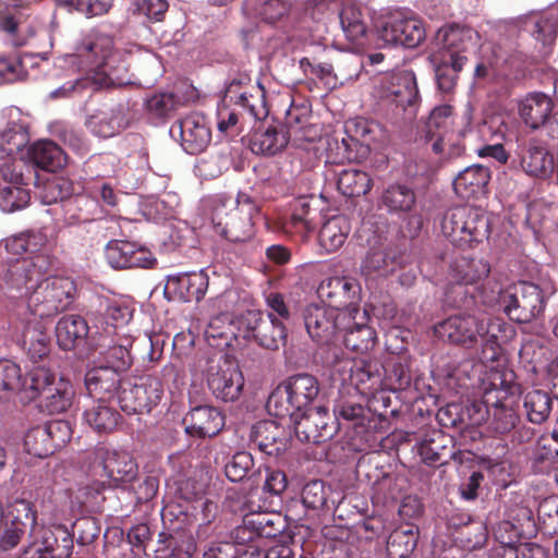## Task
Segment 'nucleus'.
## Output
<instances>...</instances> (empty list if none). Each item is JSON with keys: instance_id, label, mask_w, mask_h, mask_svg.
I'll return each mask as SVG.
<instances>
[{"instance_id": "2eb2a0df", "label": "nucleus", "mask_w": 558, "mask_h": 558, "mask_svg": "<svg viewBox=\"0 0 558 558\" xmlns=\"http://www.w3.org/2000/svg\"><path fill=\"white\" fill-rule=\"evenodd\" d=\"M378 33L385 44H399L409 48L416 47L425 38L423 23L418 19L407 16L401 12L389 15L381 23Z\"/></svg>"}, {"instance_id": "6e6552de", "label": "nucleus", "mask_w": 558, "mask_h": 558, "mask_svg": "<svg viewBox=\"0 0 558 558\" xmlns=\"http://www.w3.org/2000/svg\"><path fill=\"white\" fill-rule=\"evenodd\" d=\"M259 208L246 193H239L236 199H218L213 214V226L217 234L230 242H245L255 234V219Z\"/></svg>"}, {"instance_id": "2f4dec72", "label": "nucleus", "mask_w": 558, "mask_h": 558, "mask_svg": "<svg viewBox=\"0 0 558 558\" xmlns=\"http://www.w3.org/2000/svg\"><path fill=\"white\" fill-rule=\"evenodd\" d=\"M553 110L551 99L543 93H533L521 100L519 114L532 130L544 125Z\"/></svg>"}, {"instance_id": "79ce46f5", "label": "nucleus", "mask_w": 558, "mask_h": 558, "mask_svg": "<svg viewBox=\"0 0 558 558\" xmlns=\"http://www.w3.org/2000/svg\"><path fill=\"white\" fill-rule=\"evenodd\" d=\"M490 271L487 262L483 259L459 258L451 266L452 278L463 284H476L485 279Z\"/></svg>"}, {"instance_id": "4d7b16f0", "label": "nucleus", "mask_w": 558, "mask_h": 558, "mask_svg": "<svg viewBox=\"0 0 558 558\" xmlns=\"http://www.w3.org/2000/svg\"><path fill=\"white\" fill-rule=\"evenodd\" d=\"M114 400L126 414L141 413V409L137 405L138 401L135 384L132 380L123 379L116 393Z\"/></svg>"}, {"instance_id": "e433bc0d", "label": "nucleus", "mask_w": 558, "mask_h": 558, "mask_svg": "<svg viewBox=\"0 0 558 558\" xmlns=\"http://www.w3.org/2000/svg\"><path fill=\"white\" fill-rule=\"evenodd\" d=\"M88 325L77 315L63 316L57 324V341L63 350L73 349L77 342L84 340L88 333Z\"/></svg>"}, {"instance_id": "6ab92c4d", "label": "nucleus", "mask_w": 558, "mask_h": 558, "mask_svg": "<svg viewBox=\"0 0 558 558\" xmlns=\"http://www.w3.org/2000/svg\"><path fill=\"white\" fill-rule=\"evenodd\" d=\"M170 135L174 140H179L183 149L189 154L203 151L211 138L205 117L196 112L174 122L170 128Z\"/></svg>"}, {"instance_id": "774afa93", "label": "nucleus", "mask_w": 558, "mask_h": 558, "mask_svg": "<svg viewBox=\"0 0 558 558\" xmlns=\"http://www.w3.org/2000/svg\"><path fill=\"white\" fill-rule=\"evenodd\" d=\"M167 10V0H140L135 3V11L149 20L159 21Z\"/></svg>"}, {"instance_id": "5fc2aeb1", "label": "nucleus", "mask_w": 558, "mask_h": 558, "mask_svg": "<svg viewBox=\"0 0 558 558\" xmlns=\"http://www.w3.org/2000/svg\"><path fill=\"white\" fill-rule=\"evenodd\" d=\"M2 27L12 35V44L16 47L29 44L36 34V28L33 24L22 21L21 16L16 15L3 17Z\"/></svg>"}, {"instance_id": "412c9836", "label": "nucleus", "mask_w": 558, "mask_h": 558, "mask_svg": "<svg viewBox=\"0 0 558 558\" xmlns=\"http://www.w3.org/2000/svg\"><path fill=\"white\" fill-rule=\"evenodd\" d=\"M208 286L209 277L204 269L170 275L167 277L165 294L172 300L198 302L205 296Z\"/></svg>"}, {"instance_id": "8fccbe9b", "label": "nucleus", "mask_w": 558, "mask_h": 558, "mask_svg": "<svg viewBox=\"0 0 558 558\" xmlns=\"http://www.w3.org/2000/svg\"><path fill=\"white\" fill-rule=\"evenodd\" d=\"M524 408L532 423L541 424L547 420L551 411V399L542 390L529 391L524 397Z\"/></svg>"}, {"instance_id": "a878e982", "label": "nucleus", "mask_w": 558, "mask_h": 558, "mask_svg": "<svg viewBox=\"0 0 558 558\" xmlns=\"http://www.w3.org/2000/svg\"><path fill=\"white\" fill-rule=\"evenodd\" d=\"M183 422L189 435L201 438L214 437L225 426L223 415L217 409L208 405L192 409Z\"/></svg>"}, {"instance_id": "9d476101", "label": "nucleus", "mask_w": 558, "mask_h": 558, "mask_svg": "<svg viewBox=\"0 0 558 558\" xmlns=\"http://www.w3.org/2000/svg\"><path fill=\"white\" fill-rule=\"evenodd\" d=\"M233 87H229L223 104L217 110V128L221 133L238 132L240 113L243 120L250 121L260 120L268 113L262 87L255 88V94L242 92L238 96H233Z\"/></svg>"}, {"instance_id": "39448f33", "label": "nucleus", "mask_w": 558, "mask_h": 558, "mask_svg": "<svg viewBox=\"0 0 558 558\" xmlns=\"http://www.w3.org/2000/svg\"><path fill=\"white\" fill-rule=\"evenodd\" d=\"M478 43V33L469 26L448 25L437 32L429 60L441 92L448 94L454 89L468 54L477 48Z\"/></svg>"}, {"instance_id": "37998d69", "label": "nucleus", "mask_w": 558, "mask_h": 558, "mask_svg": "<svg viewBox=\"0 0 558 558\" xmlns=\"http://www.w3.org/2000/svg\"><path fill=\"white\" fill-rule=\"evenodd\" d=\"M315 213L316 210L312 208L308 198H299L294 204L289 221L284 226L286 230L301 234L303 238L307 236L316 228Z\"/></svg>"}, {"instance_id": "c03bdc74", "label": "nucleus", "mask_w": 558, "mask_h": 558, "mask_svg": "<svg viewBox=\"0 0 558 558\" xmlns=\"http://www.w3.org/2000/svg\"><path fill=\"white\" fill-rule=\"evenodd\" d=\"M96 402L85 411V422L97 433L112 432L118 425L119 413L108 404L109 402Z\"/></svg>"}, {"instance_id": "09e8293b", "label": "nucleus", "mask_w": 558, "mask_h": 558, "mask_svg": "<svg viewBox=\"0 0 558 558\" xmlns=\"http://www.w3.org/2000/svg\"><path fill=\"white\" fill-rule=\"evenodd\" d=\"M288 11L282 0H245L243 12L247 16L259 17L267 23H275Z\"/></svg>"}, {"instance_id": "dca6fc26", "label": "nucleus", "mask_w": 558, "mask_h": 558, "mask_svg": "<svg viewBox=\"0 0 558 558\" xmlns=\"http://www.w3.org/2000/svg\"><path fill=\"white\" fill-rule=\"evenodd\" d=\"M208 386L216 398L228 402L236 400L244 386V377L235 361L220 359L208 373Z\"/></svg>"}, {"instance_id": "423d86ee", "label": "nucleus", "mask_w": 558, "mask_h": 558, "mask_svg": "<svg viewBox=\"0 0 558 558\" xmlns=\"http://www.w3.org/2000/svg\"><path fill=\"white\" fill-rule=\"evenodd\" d=\"M483 401L473 404L476 416L472 417L474 424H481L488 409L494 408L492 426L495 432L506 434L512 430L519 416L515 412L519 387L514 383V374L506 365L490 367L482 379Z\"/></svg>"}, {"instance_id": "cd10ccee", "label": "nucleus", "mask_w": 558, "mask_h": 558, "mask_svg": "<svg viewBox=\"0 0 558 558\" xmlns=\"http://www.w3.org/2000/svg\"><path fill=\"white\" fill-rule=\"evenodd\" d=\"M520 168L530 177L546 179L554 171V157L545 146L532 141L520 154Z\"/></svg>"}, {"instance_id": "c85d7f7f", "label": "nucleus", "mask_w": 558, "mask_h": 558, "mask_svg": "<svg viewBox=\"0 0 558 558\" xmlns=\"http://www.w3.org/2000/svg\"><path fill=\"white\" fill-rule=\"evenodd\" d=\"M289 143L288 132L282 125H269L254 131L250 137V148L256 155L274 156L282 151Z\"/></svg>"}, {"instance_id": "393cba45", "label": "nucleus", "mask_w": 558, "mask_h": 558, "mask_svg": "<svg viewBox=\"0 0 558 558\" xmlns=\"http://www.w3.org/2000/svg\"><path fill=\"white\" fill-rule=\"evenodd\" d=\"M123 379L120 373L109 366H96L87 371L85 386L95 401L112 402Z\"/></svg>"}, {"instance_id": "4be33fe9", "label": "nucleus", "mask_w": 558, "mask_h": 558, "mask_svg": "<svg viewBox=\"0 0 558 558\" xmlns=\"http://www.w3.org/2000/svg\"><path fill=\"white\" fill-rule=\"evenodd\" d=\"M350 318L351 322L343 327L340 339L349 350L365 354L374 349L377 340L375 330L368 325V313L365 310L355 308L350 312Z\"/></svg>"}, {"instance_id": "a211bd4d", "label": "nucleus", "mask_w": 558, "mask_h": 558, "mask_svg": "<svg viewBox=\"0 0 558 558\" xmlns=\"http://www.w3.org/2000/svg\"><path fill=\"white\" fill-rule=\"evenodd\" d=\"M71 438V427L65 421H53L45 427H35L25 436V446L36 457H47Z\"/></svg>"}, {"instance_id": "bb28decb", "label": "nucleus", "mask_w": 558, "mask_h": 558, "mask_svg": "<svg viewBox=\"0 0 558 558\" xmlns=\"http://www.w3.org/2000/svg\"><path fill=\"white\" fill-rule=\"evenodd\" d=\"M328 410L324 407L311 408L301 413L300 416L291 418L294 424L295 434L307 441L317 442L323 438L330 437L328 430Z\"/></svg>"}, {"instance_id": "a18cd8bd", "label": "nucleus", "mask_w": 558, "mask_h": 558, "mask_svg": "<svg viewBox=\"0 0 558 558\" xmlns=\"http://www.w3.org/2000/svg\"><path fill=\"white\" fill-rule=\"evenodd\" d=\"M286 337L287 332L282 320L272 317V314H268L266 318L262 316L255 338L259 345L276 350L284 343Z\"/></svg>"}, {"instance_id": "c9c22d12", "label": "nucleus", "mask_w": 558, "mask_h": 558, "mask_svg": "<svg viewBox=\"0 0 558 558\" xmlns=\"http://www.w3.org/2000/svg\"><path fill=\"white\" fill-rule=\"evenodd\" d=\"M283 430L274 421H262L253 425L250 439L258 449L267 454L280 451Z\"/></svg>"}, {"instance_id": "58836bf2", "label": "nucleus", "mask_w": 558, "mask_h": 558, "mask_svg": "<svg viewBox=\"0 0 558 558\" xmlns=\"http://www.w3.org/2000/svg\"><path fill=\"white\" fill-rule=\"evenodd\" d=\"M57 381L56 374L50 368L37 365L28 372L27 378L22 381V392L26 399L35 400L49 392Z\"/></svg>"}, {"instance_id": "f257e3e1", "label": "nucleus", "mask_w": 558, "mask_h": 558, "mask_svg": "<svg viewBox=\"0 0 558 558\" xmlns=\"http://www.w3.org/2000/svg\"><path fill=\"white\" fill-rule=\"evenodd\" d=\"M28 267L26 271H31L29 275L10 280L26 299L25 304L19 307L11 329L13 338L27 349L32 359H43L50 350L46 320L72 304L75 286L68 277L48 276L52 268H49L47 257Z\"/></svg>"}, {"instance_id": "0e129e2a", "label": "nucleus", "mask_w": 558, "mask_h": 558, "mask_svg": "<svg viewBox=\"0 0 558 558\" xmlns=\"http://www.w3.org/2000/svg\"><path fill=\"white\" fill-rule=\"evenodd\" d=\"M106 362L110 368L118 373L126 371L132 364V356L125 345H112L106 353Z\"/></svg>"}, {"instance_id": "b1692460", "label": "nucleus", "mask_w": 558, "mask_h": 558, "mask_svg": "<svg viewBox=\"0 0 558 558\" xmlns=\"http://www.w3.org/2000/svg\"><path fill=\"white\" fill-rule=\"evenodd\" d=\"M26 240V254L28 257L23 258L13 265L10 269V280L13 277H23L31 274L26 271L29 264H38L41 257H47L49 260V268L54 265V257L52 255V240L48 236L45 229H36L24 232Z\"/></svg>"}, {"instance_id": "c756f323", "label": "nucleus", "mask_w": 558, "mask_h": 558, "mask_svg": "<svg viewBox=\"0 0 558 558\" xmlns=\"http://www.w3.org/2000/svg\"><path fill=\"white\" fill-rule=\"evenodd\" d=\"M490 179L487 168L474 165L461 171L453 181L456 194L462 199H471L485 192Z\"/></svg>"}, {"instance_id": "ea45409f", "label": "nucleus", "mask_w": 558, "mask_h": 558, "mask_svg": "<svg viewBox=\"0 0 558 558\" xmlns=\"http://www.w3.org/2000/svg\"><path fill=\"white\" fill-rule=\"evenodd\" d=\"M337 186L341 194L349 197L365 195L372 189V179L365 171L347 168L338 173Z\"/></svg>"}, {"instance_id": "3c124183", "label": "nucleus", "mask_w": 558, "mask_h": 558, "mask_svg": "<svg viewBox=\"0 0 558 558\" xmlns=\"http://www.w3.org/2000/svg\"><path fill=\"white\" fill-rule=\"evenodd\" d=\"M136 243L130 241H111L107 244L105 255L114 269L132 268Z\"/></svg>"}, {"instance_id": "9b49d317", "label": "nucleus", "mask_w": 558, "mask_h": 558, "mask_svg": "<svg viewBox=\"0 0 558 558\" xmlns=\"http://www.w3.org/2000/svg\"><path fill=\"white\" fill-rule=\"evenodd\" d=\"M442 234L454 245H471L488 233V223L480 209L464 205L449 209L441 220Z\"/></svg>"}, {"instance_id": "13d9d810", "label": "nucleus", "mask_w": 558, "mask_h": 558, "mask_svg": "<svg viewBox=\"0 0 558 558\" xmlns=\"http://www.w3.org/2000/svg\"><path fill=\"white\" fill-rule=\"evenodd\" d=\"M253 466V459L247 452H238L226 464L225 473L231 482L242 481Z\"/></svg>"}, {"instance_id": "bf43d9fd", "label": "nucleus", "mask_w": 558, "mask_h": 558, "mask_svg": "<svg viewBox=\"0 0 558 558\" xmlns=\"http://www.w3.org/2000/svg\"><path fill=\"white\" fill-rule=\"evenodd\" d=\"M557 33L558 15L551 13L544 14L535 22L534 36L536 40L541 41L544 46L551 45Z\"/></svg>"}, {"instance_id": "473e14b6", "label": "nucleus", "mask_w": 558, "mask_h": 558, "mask_svg": "<svg viewBox=\"0 0 558 558\" xmlns=\"http://www.w3.org/2000/svg\"><path fill=\"white\" fill-rule=\"evenodd\" d=\"M350 231V221L345 216H332L320 228L319 244L328 253L336 252L344 244Z\"/></svg>"}, {"instance_id": "49530a36", "label": "nucleus", "mask_w": 558, "mask_h": 558, "mask_svg": "<svg viewBox=\"0 0 558 558\" xmlns=\"http://www.w3.org/2000/svg\"><path fill=\"white\" fill-rule=\"evenodd\" d=\"M263 314L259 311H246L235 318H230L228 315L223 316L222 320H228L229 326L226 333L234 339H255L259 322Z\"/></svg>"}, {"instance_id": "ddd939ff", "label": "nucleus", "mask_w": 558, "mask_h": 558, "mask_svg": "<svg viewBox=\"0 0 558 558\" xmlns=\"http://www.w3.org/2000/svg\"><path fill=\"white\" fill-rule=\"evenodd\" d=\"M304 319L310 337L323 344L336 343L340 340L343 327L351 322L350 312H338L317 304L306 307Z\"/></svg>"}, {"instance_id": "f8f14e48", "label": "nucleus", "mask_w": 558, "mask_h": 558, "mask_svg": "<svg viewBox=\"0 0 558 558\" xmlns=\"http://www.w3.org/2000/svg\"><path fill=\"white\" fill-rule=\"evenodd\" d=\"M28 125L20 110L9 108L0 112V160L1 162H17L25 158L28 148Z\"/></svg>"}, {"instance_id": "4468645a", "label": "nucleus", "mask_w": 558, "mask_h": 558, "mask_svg": "<svg viewBox=\"0 0 558 558\" xmlns=\"http://www.w3.org/2000/svg\"><path fill=\"white\" fill-rule=\"evenodd\" d=\"M317 294L326 307L335 308L338 312H353L355 308H361V287L352 277L326 278L319 283Z\"/></svg>"}, {"instance_id": "864d4df0", "label": "nucleus", "mask_w": 558, "mask_h": 558, "mask_svg": "<svg viewBox=\"0 0 558 558\" xmlns=\"http://www.w3.org/2000/svg\"><path fill=\"white\" fill-rule=\"evenodd\" d=\"M340 24L345 37L352 43H359L366 33V26L362 20L361 12L352 5H347L342 9Z\"/></svg>"}, {"instance_id": "7ed1b4c3", "label": "nucleus", "mask_w": 558, "mask_h": 558, "mask_svg": "<svg viewBox=\"0 0 558 558\" xmlns=\"http://www.w3.org/2000/svg\"><path fill=\"white\" fill-rule=\"evenodd\" d=\"M0 549L11 550L28 531V543L19 558H52L58 539L52 530L38 523L32 501L16 498L5 506L0 515Z\"/></svg>"}, {"instance_id": "69168bd1", "label": "nucleus", "mask_w": 558, "mask_h": 558, "mask_svg": "<svg viewBox=\"0 0 558 558\" xmlns=\"http://www.w3.org/2000/svg\"><path fill=\"white\" fill-rule=\"evenodd\" d=\"M301 66H310L311 72L320 78L330 89H333L339 84H342V82H340L338 76L333 73L332 65L329 63L312 64L308 59L304 58L301 60Z\"/></svg>"}, {"instance_id": "680f3d73", "label": "nucleus", "mask_w": 558, "mask_h": 558, "mask_svg": "<svg viewBox=\"0 0 558 558\" xmlns=\"http://www.w3.org/2000/svg\"><path fill=\"white\" fill-rule=\"evenodd\" d=\"M85 190L93 197L100 198L105 206L114 207L118 204L119 193L109 183L93 180Z\"/></svg>"}, {"instance_id": "338daca9", "label": "nucleus", "mask_w": 558, "mask_h": 558, "mask_svg": "<svg viewBox=\"0 0 558 558\" xmlns=\"http://www.w3.org/2000/svg\"><path fill=\"white\" fill-rule=\"evenodd\" d=\"M175 108L172 94H157L147 100V109L157 117L168 116Z\"/></svg>"}, {"instance_id": "1a4fd4ad", "label": "nucleus", "mask_w": 558, "mask_h": 558, "mask_svg": "<svg viewBox=\"0 0 558 558\" xmlns=\"http://www.w3.org/2000/svg\"><path fill=\"white\" fill-rule=\"evenodd\" d=\"M319 392L317 379L308 374L291 376L268 397L266 408L270 415L290 420L310 410Z\"/></svg>"}, {"instance_id": "603ef678", "label": "nucleus", "mask_w": 558, "mask_h": 558, "mask_svg": "<svg viewBox=\"0 0 558 558\" xmlns=\"http://www.w3.org/2000/svg\"><path fill=\"white\" fill-rule=\"evenodd\" d=\"M21 368L12 361H0V401L13 392H22Z\"/></svg>"}, {"instance_id": "4c0bfd02", "label": "nucleus", "mask_w": 558, "mask_h": 558, "mask_svg": "<svg viewBox=\"0 0 558 558\" xmlns=\"http://www.w3.org/2000/svg\"><path fill=\"white\" fill-rule=\"evenodd\" d=\"M74 396L72 384L60 377L52 389L40 398V407L49 414L63 413L72 407Z\"/></svg>"}, {"instance_id": "f3484780", "label": "nucleus", "mask_w": 558, "mask_h": 558, "mask_svg": "<svg viewBox=\"0 0 558 558\" xmlns=\"http://www.w3.org/2000/svg\"><path fill=\"white\" fill-rule=\"evenodd\" d=\"M381 97L401 108L409 119L415 116L418 100L416 77L412 71H400L386 77Z\"/></svg>"}, {"instance_id": "a19ab883", "label": "nucleus", "mask_w": 558, "mask_h": 558, "mask_svg": "<svg viewBox=\"0 0 558 558\" xmlns=\"http://www.w3.org/2000/svg\"><path fill=\"white\" fill-rule=\"evenodd\" d=\"M88 129L97 136L111 137L125 128L121 110H99L87 120Z\"/></svg>"}, {"instance_id": "6e6d98bb", "label": "nucleus", "mask_w": 558, "mask_h": 558, "mask_svg": "<svg viewBox=\"0 0 558 558\" xmlns=\"http://www.w3.org/2000/svg\"><path fill=\"white\" fill-rule=\"evenodd\" d=\"M60 4L75 10L87 17L107 13L112 7V0H58Z\"/></svg>"}, {"instance_id": "7c9ffc66", "label": "nucleus", "mask_w": 558, "mask_h": 558, "mask_svg": "<svg viewBox=\"0 0 558 558\" xmlns=\"http://www.w3.org/2000/svg\"><path fill=\"white\" fill-rule=\"evenodd\" d=\"M22 161L33 162L38 168L51 172L61 169L66 163L63 150L51 141H40L28 146Z\"/></svg>"}, {"instance_id": "f03ea898", "label": "nucleus", "mask_w": 558, "mask_h": 558, "mask_svg": "<svg viewBox=\"0 0 558 558\" xmlns=\"http://www.w3.org/2000/svg\"><path fill=\"white\" fill-rule=\"evenodd\" d=\"M59 75L73 76L50 93L51 98H66L84 89L119 87L129 83L123 54L113 47V39L90 32L78 40L72 53L59 57Z\"/></svg>"}, {"instance_id": "052dcab7", "label": "nucleus", "mask_w": 558, "mask_h": 558, "mask_svg": "<svg viewBox=\"0 0 558 558\" xmlns=\"http://www.w3.org/2000/svg\"><path fill=\"white\" fill-rule=\"evenodd\" d=\"M105 315L107 327L104 328V331L111 333L109 326L118 328L120 326L126 325L132 318L133 310L124 303L114 301L107 306Z\"/></svg>"}, {"instance_id": "5701e85b", "label": "nucleus", "mask_w": 558, "mask_h": 558, "mask_svg": "<svg viewBox=\"0 0 558 558\" xmlns=\"http://www.w3.org/2000/svg\"><path fill=\"white\" fill-rule=\"evenodd\" d=\"M96 456L102 464L105 475L112 485L118 486L129 483L136 477L137 465L129 452L109 447H99Z\"/></svg>"}, {"instance_id": "72a5a7b5", "label": "nucleus", "mask_w": 558, "mask_h": 558, "mask_svg": "<svg viewBox=\"0 0 558 558\" xmlns=\"http://www.w3.org/2000/svg\"><path fill=\"white\" fill-rule=\"evenodd\" d=\"M348 133L366 146L377 147L389 141L388 131L378 122L357 118L347 124Z\"/></svg>"}, {"instance_id": "f704fd0d", "label": "nucleus", "mask_w": 558, "mask_h": 558, "mask_svg": "<svg viewBox=\"0 0 558 558\" xmlns=\"http://www.w3.org/2000/svg\"><path fill=\"white\" fill-rule=\"evenodd\" d=\"M416 202L415 192L409 184L392 183L383 192L380 204L389 211L395 214L408 213L412 210Z\"/></svg>"}, {"instance_id": "0eeeda50", "label": "nucleus", "mask_w": 558, "mask_h": 558, "mask_svg": "<svg viewBox=\"0 0 558 558\" xmlns=\"http://www.w3.org/2000/svg\"><path fill=\"white\" fill-rule=\"evenodd\" d=\"M482 302L488 306H498L511 319L527 323L544 310V299L538 286L519 282L506 288L499 282L488 281L480 290Z\"/></svg>"}, {"instance_id": "aec40b11", "label": "nucleus", "mask_w": 558, "mask_h": 558, "mask_svg": "<svg viewBox=\"0 0 558 558\" xmlns=\"http://www.w3.org/2000/svg\"><path fill=\"white\" fill-rule=\"evenodd\" d=\"M0 207L12 213L25 208L31 199L28 190L23 187L21 167L14 162H0Z\"/></svg>"}, {"instance_id": "de8ad7c7", "label": "nucleus", "mask_w": 558, "mask_h": 558, "mask_svg": "<svg viewBox=\"0 0 558 558\" xmlns=\"http://www.w3.org/2000/svg\"><path fill=\"white\" fill-rule=\"evenodd\" d=\"M134 384L141 413L150 412L162 398L163 387L161 380L155 376H144Z\"/></svg>"}, {"instance_id": "20e7f679", "label": "nucleus", "mask_w": 558, "mask_h": 558, "mask_svg": "<svg viewBox=\"0 0 558 558\" xmlns=\"http://www.w3.org/2000/svg\"><path fill=\"white\" fill-rule=\"evenodd\" d=\"M508 325L500 318L486 315H454L435 326V335L451 343L471 345L481 340L484 343L482 360L490 367L504 366L505 360L498 340L506 337Z\"/></svg>"}, {"instance_id": "e2e57ef3", "label": "nucleus", "mask_w": 558, "mask_h": 558, "mask_svg": "<svg viewBox=\"0 0 558 558\" xmlns=\"http://www.w3.org/2000/svg\"><path fill=\"white\" fill-rule=\"evenodd\" d=\"M302 501L305 507L317 509L325 505L326 493L322 481L307 483L302 490Z\"/></svg>"}]
</instances>
